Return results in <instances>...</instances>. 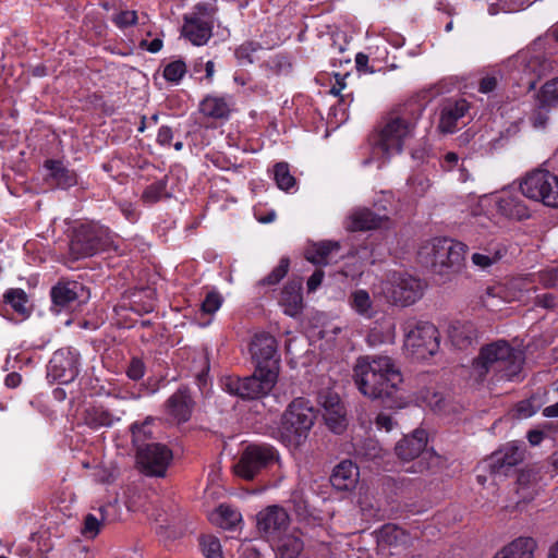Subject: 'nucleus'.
Segmentation results:
<instances>
[{
    "label": "nucleus",
    "mask_w": 558,
    "mask_h": 558,
    "mask_svg": "<svg viewBox=\"0 0 558 558\" xmlns=\"http://www.w3.org/2000/svg\"><path fill=\"white\" fill-rule=\"evenodd\" d=\"M250 353L255 366L251 376H225L221 386L225 391L242 400L266 397L275 387L280 371L278 341L267 331L256 332L250 342Z\"/></svg>",
    "instance_id": "nucleus-1"
},
{
    "label": "nucleus",
    "mask_w": 558,
    "mask_h": 558,
    "mask_svg": "<svg viewBox=\"0 0 558 558\" xmlns=\"http://www.w3.org/2000/svg\"><path fill=\"white\" fill-rule=\"evenodd\" d=\"M353 379L362 395L379 401L384 408L402 409L407 405L402 374L389 356H360L353 367Z\"/></svg>",
    "instance_id": "nucleus-2"
},
{
    "label": "nucleus",
    "mask_w": 558,
    "mask_h": 558,
    "mask_svg": "<svg viewBox=\"0 0 558 558\" xmlns=\"http://www.w3.org/2000/svg\"><path fill=\"white\" fill-rule=\"evenodd\" d=\"M524 354L506 340H496L480 349L472 366L476 376L483 380L489 373L508 380L517 377L523 367Z\"/></svg>",
    "instance_id": "nucleus-3"
},
{
    "label": "nucleus",
    "mask_w": 558,
    "mask_h": 558,
    "mask_svg": "<svg viewBox=\"0 0 558 558\" xmlns=\"http://www.w3.org/2000/svg\"><path fill=\"white\" fill-rule=\"evenodd\" d=\"M468 248L450 238H434L420 247L417 255L420 263L433 274L450 277L464 267Z\"/></svg>",
    "instance_id": "nucleus-4"
},
{
    "label": "nucleus",
    "mask_w": 558,
    "mask_h": 558,
    "mask_svg": "<svg viewBox=\"0 0 558 558\" xmlns=\"http://www.w3.org/2000/svg\"><path fill=\"white\" fill-rule=\"evenodd\" d=\"M316 411L311 401L303 397L294 398L281 415L278 427L279 439L288 447L302 446L313 428Z\"/></svg>",
    "instance_id": "nucleus-5"
},
{
    "label": "nucleus",
    "mask_w": 558,
    "mask_h": 558,
    "mask_svg": "<svg viewBox=\"0 0 558 558\" xmlns=\"http://www.w3.org/2000/svg\"><path fill=\"white\" fill-rule=\"evenodd\" d=\"M113 243V235L108 228L96 223L81 225L73 231L70 255L73 259L89 257L112 248Z\"/></svg>",
    "instance_id": "nucleus-6"
},
{
    "label": "nucleus",
    "mask_w": 558,
    "mask_h": 558,
    "mask_svg": "<svg viewBox=\"0 0 558 558\" xmlns=\"http://www.w3.org/2000/svg\"><path fill=\"white\" fill-rule=\"evenodd\" d=\"M428 434L424 429H415L405 435L395 446L396 456L403 461L417 459L415 471L424 472L438 468L441 464V457L433 450L427 449Z\"/></svg>",
    "instance_id": "nucleus-7"
},
{
    "label": "nucleus",
    "mask_w": 558,
    "mask_h": 558,
    "mask_svg": "<svg viewBox=\"0 0 558 558\" xmlns=\"http://www.w3.org/2000/svg\"><path fill=\"white\" fill-rule=\"evenodd\" d=\"M404 332L405 345L417 357L425 359L438 351L440 336L434 324L410 318L404 324Z\"/></svg>",
    "instance_id": "nucleus-8"
},
{
    "label": "nucleus",
    "mask_w": 558,
    "mask_h": 558,
    "mask_svg": "<svg viewBox=\"0 0 558 558\" xmlns=\"http://www.w3.org/2000/svg\"><path fill=\"white\" fill-rule=\"evenodd\" d=\"M414 129V123L405 117L390 114L376 135L374 146L379 148L385 155L399 154L403 148L405 138L410 137Z\"/></svg>",
    "instance_id": "nucleus-9"
},
{
    "label": "nucleus",
    "mask_w": 558,
    "mask_h": 558,
    "mask_svg": "<svg viewBox=\"0 0 558 558\" xmlns=\"http://www.w3.org/2000/svg\"><path fill=\"white\" fill-rule=\"evenodd\" d=\"M276 450L269 445H251L234 466L238 476L251 481L264 468L276 460Z\"/></svg>",
    "instance_id": "nucleus-10"
},
{
    "label": "nucleus",
    "mask_w": 558,
    "mask_h": 558,
    "mask_svg": "<svg viewBox=\"0 0 558 558\" xmlns=\"http://www.w3.org/2000/svg\"><path fill=\"white\" fill-rule=\"evenodd\" d=\"M172 459V450L160 442H150L149 446L136 451L137 463L142 471L149 476H165Z\"/></svg>",
    "instance_id": "nucleus-11"
},
{
    "label": "nucleus",
    "mask_w": 558,
    "mask_h": 558,
    "mask_svg": "<svg viewBox=\"0 0 558 558\" xmlns=\"http://www.w3.org/2000/svg\"><path fill=\"white\" fill-rule=\"evenodd\" d=\"M317 401L323 408V417L327 427L337 435H341L348 427L347 409L339 395L330 389L318 392Z\"/></svg>",
    "instance_id": "nucleus-12"
},
{
    "label": "nucleus",
    "mask_w": 558,
    "mask_h": 558,
    "mask_svg": "<svg viewBox=\"0 0 558 558\" xmlns=\"http://www.w3.org/2000/svg\"><path fill=\"white\" fill-rule=\"evenodd\" d=\"M289 522L287 511L279 506H268L256 515L258 532L270 543L286 533Z\"/></svg>",
    "instance_id": "nucleus-13"
},
{
    "label": "nucleus",
    "mask_w": 558,
    "mask_h": 558,
    "mask_svg": "<svg viewBox=\"0 0 558 558\" xmlns=\"http://www.w3.org/2000/svg\"><path fill=\"white\" fill-rule=\"evenodd\" d=\"M524 448L517 442H509L494 452L489 458L488 468L490 474L496 476H509L515 471L513 468L524 460Z\"/></svg>",
    "instance_id": "nucleus-14"
},
{
    "label": "nucleus",
    "mask_w": 558,
    "mask_h": 558,
    "mask_svg": "<svg viewBox=\"0 0 558 558\" xmlns=\"http://www.w3.org/2000/svg\"><path fill=\"white\" fill-rule=\"evenodd\" d=\"M78 374L77 355L70 349L57 350L47 366V377L60 384L72 381Z\"/></svg>",
    "instance_id": "nucleus-15"
},
{
    "label": "nucleus",
    "mask_w": 558,
    "mask_h": 558,
    "mask_svg": "<svg viewBox=\"0 0 558 558\" xmlns=\"http://www.w3.org/2000/svg\"><path fill=\"white\" fill-rule=\"evenodd\" d=\"M423 282L412 276H401L391 284L388 298L395 305L409 306L423 295Z\"/></svg>",
    "instance_id": "nucleus-16"
},
{
    "label": "nucleus",
    "mask_w": 558,
    "mask_h": 558,
    "mask_svg": "<svg viewBox=\"0 0 558 558\" xmlns=\"http://www.w3.org/2000/svg\"><path fill=\"white\" fill-rule=\"evenodd\" d=\"M555 174L545 169H535L525 174L520 182L522 194L536 202L544 204L547 189L554 181Z\"/></svg>",
    "instance_id": "nucleus-17"
},
{
    "label": "nucleus",
    "mask_w": 558,
    "mask_h": 558,
    "mask_svg": "<svg viewBox=\"0 0 558 558\" xmlns=\"http://www.w3.org/2000/svg\"><path fill=\"white\" fill-rule=\"evenodd\" d=\"M167 413L177 422L185 423L191 420L195 407L189 387L181 386L165 403Z\"/></svg>",
    "instance_id": "nucleus-18"
},
{
    "label": "nucleus",
    "mask_w": 558,
    "mask_h": 558,
    "mask_svg": "<svg viewBox=\"0 0 558 558\" xmlns=\"http://www.w3.org/2000/svg\"><path fill=\"white\" fill-rule=\"evenodd\" d=\"M470 104L463 99H446L441 105L438 130L441 133H453L458 129V121L469 111Z\"/></svg>",
    "instance_id": "nucleus-19"
},
{
    "label": "nucleus",
    "mask_w": 558,
    "mask_h": 558,
    "mask_svg": "<svg viewBox=\"0 0 558 558\" xmlns=\"http://www.w3.org/2000/svg\"><path fill=\"white\" fill-rule=\"evenodd\" d=\"M182 35L195 46L205 45L213 36V21L199 16L184 15Z\"/></svg>",
    "instance_id": "nucleus-20"
},
{
    "label": "nucleus",
    "mask_w": 558,
    "mask_h": 558,
    "mask_svg": "<svg viewBox=\"0 0 558 558\" xmlns=\"http://www.w3.org/2000/svg\"><path fill=\"white\" fill-rule=\"evenodd\" d=\"M80 290L83 287L77 281H58L50 291L52 310L59 313L69 308L77 300Z\"/></svg>",
    "instance_id": "nucleus-21"
},
{
    "label": "nucleus",
    "mask_w": 558,
    "mask_h": 558,
    "mask_svg": "<svg viewBox=\"0 0 558 558\" xmlns=\"http://www.w3.org/2000/svg\"><path fill=\"white\" fill-rule=\"evenodd\" d=\"M538 543L531 536H519L502 546L493 558H534Z\"/></svg>",
    "instance_id": "nucleus-22"
},
{
    "label": "nucleus",
    "mask_w": 558,
    "mask_h": 558,
    "mask_svg": "<svg viewBox=\"0 0 558 558\" xmlns=\"http://www.w3.org/2000/svg\"><path fill=\"white\" fill-rule=\"evenodd\" d=\"M448 337L453 347L466 350L477 340V329L471 322L454 320L448 327Z\"/></svg>",
    "instance_id": "nucleus-23"
},
{
    "label": "nucleus",
    "mask_w": 558,
    "mask_h": 558,
    "mask_svg": "<svg viewBox=\"0 0 558 558\" xmlns=\"http://www.w3.org/2000/svg\"><path fill=\"white\" fill-rule=\"evenodd\" d=\"M359 477V466L352 460L345 459L333 468L329 482L332 488H355Z\"/></svg>",
    "instance_id": "nucleus-24"
},
{
    "label": "nucleus",
    "mask_w": 558,
    "mask_h": 558,
    "mask_svg": "<svg viewBox=\"0 0 558 558\" xmlns=\"http://www.w3.org/2000/svg\"><path fill=\"white\" fill-rule=\"evenodd\" d=\"M302 280H289L282 289L280 304L284 307V313L289 316H298L303 308Z\"/></svg>",
    "instance_id": "nucleus-25"
},
{
    "label": "nucleus",
    "mask_w": 558,
    "mask_h": 558,
    "mask_svg": "<svg viewBox=\"0 0 558 558\" xmlns=\"http://www.w3.org/2000/svg\"><path fill=\"white\" fill-rule=\"evenodd\" d=\"M208 518L213 524L229 531L236 530L243 523L241 512L228 504H220Z\"/></svg>",
    "instance_id": "nucleus-26"
},
{
    "label": "nucleus",
    "mask_w": 558,
    "mask_h": 558,
    "mask_svg": "<svg viewBox=\"0 0 558 558\" xmlns=\"http://www.w3.org/2000/svg\"><path fill=\"white\" fill-rule=\"evenodd\" d=\"M388 221V217L379 216L368 208H362L350 216V231H368L381 228Z\"/></svg>",
    "instance_id": "nucleus-27"
},
{
    "label": "nucleus",
    "mask_w": 558,
    "mask_h": 558,
    "mask_svg": "<svg viewBox=\"0 0 558 558\" xmlns=\"http://www.w3.org/2000/svg\"><path fill=\"white\" fill-rule=\"evenodd\" d=\"M231 105V96H206L199 104V110L206 117L225 119L230 114Z\"/></svg>",
    "instance_id": "nucleus-28"
},
{
    "label": "nucleus",
    "mask_w": 558,
    "mask_h": 558,
    "mask_svg": "<svg viewBox=\"0 0 558 558\" xmlns=\"http://www.w3.org/2000/svg\"><path fill=\"white\" fill-rule=\"evenodd\" d=\"M497 209L502 216L515 220H524L531 216L525 203L512 194L501 196L497 202Z\"/></svg>",
    "instance_id": "nucleus-29"
},
{
    "label": "nucleus",
    "mask_w": 558,
    "mask_h": 558,
    "mask_svg": "<svg viewBox=\"0 0 558 558\" xmlns=\"http://www.w3.org/2000/svg\"><path fill=\"white\" fill-rule=\"evenodd\" d=\"M155 418L151 416H147L143 422H134L130 426V432L132 436V445L135 450H140L143 447H147L150 442H154V426Z\"/></svg>",
    "instance_id": "nucleus-30"
},
{
    "label": "nucleus",
    "mask_w": 558,
    "mask_h": 558,
    "mask_svg": "<svg viewBox=\"0 0 558 558\" xmlns=\"http://www.w3.org/2000/svg\"><path fill=\"white\" fill-rule=\"evenodd\" d=\"M45 168L50 171L51 180L54 185L60 189H69L77 183L76 173L73 170L65 168L59 160H46Z\"/></svg>",
    "instance_id": "nucleus-31"
},
{
    "label": "nucleus",
    "mask_w": 558,
    "mask_h": 558,
    "mask_svg": "<svg viewBox=\"0 0 558 558\" xmlns=\"http://www.w3.org/2000/svg\"><path fill=\"white\" fill-rule=\"evenodd\" d=\"M271 544L278 558H296L303 549V542L295 534L284 533Z\"/></svg>",
    "instance_id": "nucleus-32"
},
{
    "label": "nucleus",
    "mask_w": 558,
    "mask_h": 558,
    "mask_svg": "<svg viewBox=\"0 0 558 558\" xmlns=\"http://www.w3.org/2000/svg\"><path fill=\"white\" fill-rule=\"evenodd\" d=\"M349 304L364 318L371 319L376 314L371 295L366 290L359 289L351 292L349 296Z\"/></svg>",
    "instance_id": "nucleus-33"
},
{
    "label": "nucleus",
    "mask_w": 558,
    "mask_h": 558,
    "mask_svg": "<svg viewBox=\"0 0 558 558\" xmlns=\"http://www.w3.org/2000/svg\"><path fill=\"white\" fill-rule=\"evenodd\" d=\"M340 247L337 241H322L307 252L306 258L315 265H328L330 254L338 252Z\"/></svg>",
    "instance_id": "nucleus-34"
},
{
    "label": "nucleus",
    "mask_w": 558,
    "mask_h": 558,
    "mask_svg": "<svg viewBox=\"0 0 558 558\" xmlns=\"http://www.w3.org/2000/svg\"><path fill=\"white\" fill-rule=\"evenodd\" d=\"M378 541L389 546H405L410 543V537L404 530L387 524L379 530Z\"/></svg>",
    "instance_id": "nucleus-35"
},
{
    "label": "nucleus",
    "mask_w": 558,
    "mask_h": 558,
    "mask_svg": "<svg viewBox=\"0 0 558 558\" xmlns=\"http://www.w3.org/2000/svg\"><path fill=\"white\" fill-rule=\"evenodd\" d=\"M84 420L87 426L97 429L113 424V415L104 407H92L85 411Z\"/></svg>",
    "instance_id": "nucleus-36"
},
{
    "label": "nucleus",
    "mask_w": 558,
    "mask_h": 558,
    "mask_svg": "<svg viewBox=\"0 0 558 558\" xmlns=\"http://www.w3.org/2000/svg\"><path fill=\"white\" fill-rule=\"evenodd\" d=\"M536 100L542 107H555L558 105V77L546 82L538 94Z\"/></svg>",
    "instance_id": "nucleus-37"
},
{
    "label": "nucleus",
    "mask_w": 558,
    "mask_h": 558,
    "mask_svg": "<svg viewBox=\"0 0 558 558\" xmlns=\"http://www.w3.org/2000/svg\"><path fill=\"white\" fill-rule=\"evenodd\" d=\"M5 303L10 304L11 307L22 316H28L29 311L26 307L28 302L27 294L22 289H10L4 294Z\"/></svg>",
    "instance_id": "nucleus-38"
},
{
    "label": "nucleus",
    "mask_w": 558,
    "mask_h": 558,
    "mask_svg": "<svg viewBox=\"0 0 558 558\" xmlns=\"http://www.w3.org/2000/svg\"><path fill=\"white\" fill-rule=\"evenodd\" d=\"M167 183L168 180L165 177L163 179L149 184L142 194L143 202L147 204H154L163 197H170V194L167 193Z\"/></svg>",
    "instance_id": "nucleus-39"
},
{
    "label": "nucleus",
    "mask_w": 558,
    "mask_h": 558,
    "mask_svg": "<svg viewBox=\"0 0 558 558\" xmlns=\"http://www.w3.org/2000/svg\"><path fill=\"white\" fill-rule=\"evenodd\" d=\"M99 511H100V518H97L96 515H94L92 513H89L85 517L84 524L82 527V534L85 538H94L100 532L102 522L106 520V517H107L106 506L101 505L99 507Z\"/></svg>",
    "instance_id": "nucleus-40"
},
{
    "label": "nucleus",
    "mask_w": 558,
    "mask_h": 558,
    "mask_svg": "<svg viewBox=\"0 0 558 558\" xmlns=\"http://www.w3.org/2000/svg\"><path fill=\"white\" fill-rule=\"evenodd\" d=\"M506 254H507L506 246L497 243V244L493 245L492 255L474 253L471 258L475 266H478L480 268L485 269V268L492 266L493 264H496L497 262H499Z\"/></svg>",
    "instance_id": "nucleus-41"
},
{
    "label": "nucleus",
    "mask_w": 558,
    "mask_h": 558,
    "mask_svg": "<svg viewBox=\"0 0 558 558\" xmlns=\"http://www.w3.org/2000/svg\"><path fill=\"white\" fill-rule=\"evenodd\" d=\"M274 179L277 186L282 191H289L296 184L295 178L291 174L287 162H277L274 166Z\"/></svg>",
    "instance_id": "nucleus-42"
},
{
    "label": "nucleus",
    "mask_w": 558,
    "mask_h": 558,
    "mask_svg": "<svg viewBox=\"0 0 558 558\" xmlns=\"http://www.w3.org/2000/svg\"><path fill=\"white\" fill-rule=\"evenodd\" d=\"M543 468L537 464L526 465L517 473V484L520 486L537 485L543 478Z\"/></svg>",
    "instance_id": "nucleus-43"
},
{
    "label": "nucleus",
    "mask_w": 558,
    "mask_h": 558,
    "mask_svg": "<svg viewBox=\"0 0 558 558\" xmlns=\"http://www.w3.org/2000/svg\"><path fill=\"white\" fill-rule=\"evenodd\" d=\"M290 266V259L288 257H282L279 262V265L272 269V271L267 275L265 278L260 279L257 282L259 287L266 286H276L288 274Z\"/></svg>",
    "instance_id": "nucleus-44"
},
{
    "label": "nucleus",
    "mask_w": 558,
    "mask_h": 558,
    "mask_svg": "<svg viewBox=\"0 0 558 558\" xmlns=\"http://www.w3.org/2000/svg\"><path fill=\"white\" fill-rule=\"evenodd\" d=\"M265 65L275 75L288 74L292 70L291 58L286 53H278L271 57L266 61Z\"/></svg>",
    "instance_id": "nucleus-45"
},
{
    "label": "nucleus",
    "mask_w": 558,
    "mask_h": 558,
    "mask_svg": "<svg viewBox=\"0 0 558 558\" xmlns=\"http://www.w3.org/2000/svg\"><path fill=\"white\" fill-rule=\"evenodd\" d=\"M199 545L205 558H223L221 544L217 537L204 535L199 538Z\"/></svg>",
    "instance_id": "nucleus-46"
},
{
    "label": "nucleus",
    "mask_w": 558,
    "mask_h": 558,
    "mask_svg": "<svg viewBox=\"0 0 558 558\" xmlns=\"http://www.w3.org/2000/svg\"><path fill=\"white\" fill-rule=\"evenodd\" d=\"M186 64L183 60H174L163 69V77L167 82L178 84L186 73Z\"/></svg>",
    "instance_id": "nucleus-47"
},
{
    "label": "nucleus",
    "mask_w": 558,
    "mask_h": 558,
    "mask_svg": "<svg viewBox=\"0 0 558 558\" xmlns=\"http://www.w3.org/2000/svg\"><path fill=\"white\" fill-rule=\"evenodd\" d=\"M137 20V12L134 10H123L112 16V22L121 29L135 25Z\"/></svg>",
    "instance_id": "nucleus-48"
},
{
    "label": "nucleus",
    "mask_w": 558,
    "mask_h": 558,
    "mask_svg": "<svg viewBox=\"0 0 558 558\" xmlns=\"http://www.w3.org/2000/svg\"><path fill=\"white\" fill-rule=\"evenodd\" d=\"M262 49V45L257 41H245L239 48L235 49V57L239 60H246L248 63H253L252 54Z\"/></svg>",
    "instance_id": "nucleus-49"
},
{
    "label": "nucleus",
    "mask_w": 558,
    "mask_h": 558,
    "mask_svg": "<svg viewBox=\"0 0 558 558\" xmlns=\"http://www.w3.org/2000/svg\"><path fill=\"white\" fill-rule=\"evenodd\" d=\"M535 398L522 400L515 404V416L519 418H526L534 415L538 411V405H535Z\"/></svg>",
    "instance_id": "nucleus-50"
},
{
    "label": "nucleus",
    "mask_w": 558,
    "mask_h": 558,
    "mask_svg": "<svg viewBox=\"0 0 558 558\" xmlns=\"http://www.w3.org/2000/svg\"><path fill=\"white\" fill-rule=\"evenodd\" d=\"M412 193L416 196H424L430 186L429 180L421 174L414 175L408 180Z\"/></svg>",
    "instance_id": "nucleus-51"
},
{
    "label": "nucleus",
    "mask_w": 558,
    "mask_h": 558,
    "mask_svg": "<svg viewBox=\"0 0 558 558\" xmlns=\"http://www.w3.org/2000/svg\"><path fill=\"white\" fill-rule=\"evenodd\" d=\"M549 110L550 107H542V104L536 100V108L530 118L532 125L534 128H545L548 122Z\"/></svg>",
    "instance_id": "nucleus-52"
},
{
    "label": "nucleus",
    "mask_w": 558,
    "mask_h": 558,
    "mask_svg": "<svg viewBox=\"0 0 558 558\" xmlns=\"http://www.w3.org/2000/svg\"><path fill=\"white\" fill-rule=\"evenodd\" d=\"M221 302L222 298L218 292H208L205 300L202 303V311L206 314H213L220 307Z\"/></svg>",
    "instance_id": "nucleus-53"
},
{
    "label": "nucleus",
    "mask_w": 558,
    "mask_h": 558,
    "mask_svg": "<svg viewBox=\"0 0 558 558\" xmlns=\"http://www.w3.org/2000/svg\"><path fill=\"white\" fill-rule=\"evenodd\" d=\"M374 423L377 429L385 430L386 433L398 427V422L390 414L385 412L378 413Z\"/></svg>",
    "instance_id": "nucleus-54"
},
{
    "label": "nucleus",
    "mask_w": 558,
    "mask_h": 558,
    "mask_svg": "<svg viewBox=\"0 0 558 558\" xmlns=\"http://www.w3.org/2000/svg\"><path fill=\"white\" fill-rule=\"evenodd\" d=\"M145 366L141 359L133 357L128 366L126 375L132 380H140L144 376Z\"/></svg>",
    "instance_id": "nucleus-55"
},
{
    "label": "nucleus",
    "mask_w": 558,
    "mask_h": 558,
    "mask_svg": "<svg viewBox=\"0 0 558 558\" xmlns=\"http://www.w3.org/2000/svg\"><path fill=\"white\" fill-rule=\"evenodd\" d=\"M554 182L547 189L544 205L548 207L558 208V177L555 174Z\"/></svg>",
    "instance_id": "nucleus-56"
},
{
    "label": "nucleus",
    "mask_w": 558,
    "mask_h": 558,
    "mask_svg": "<svg viewBox=\"0 0 558 558\" xmlns=\"http://www.w3.org/2000/svg\"><path fill=\"white\" fill-rule=\"evenodd\" d=\"M558 281V267L539 272V282L546 288H554Z\"/></svg>",
    "instance_id": "nucleus-57"
},
{
    "label": "nucleus",
    "mask_w": 558,
    "mask_h": 558,
    "mask_svg": "<svg viewBox=\"0 0 558 558\" xmlns=\"http://www.w3.org/2000/svg\"><path fill=\"white\" fill-rule=\"evenodd\" d=\"M215 8L208 3H197L190 15L199 16L206 21H213Z\"/></svg>",
    "instance_id": "nucleus-58"
},
{
    "label": "nucleus",
    "mask_w": 558,
    "mask_h": 558,
    "mask_svg": "<svg viewBox=\"0 0 558 558\" xmlns=\"http://www.w3.org/2000/svg\"><path fill=\"white\" fill-rule=\"evenodd\" d=\"M173 137V132L170 126L163 125L159 129L157 134V143L161 146H169Z\"/></svg>",
    "instance_id": "nucleus-59"
},
{
    "label": "nucleus",
    "mask_w": 558,
    "mask_h": 558,
    "mask_svg": "<svg viewBox=\"0 0 558 558\" xmlns=\"http://www.w3.org/2000/svg\"><path fill=\"white\" fill-rule=\"evenodd\" d=\"M520 492L521 490H508L509 496L508 498L511 499V504H508L505 506L506 509L510 510H522L525 507V502L520 500Z\"/></svg>",
    "instance_id": "nucleus-60"
},
{
    "label": "nucleus",
    "mask_w": 558,
    "mask_h": 558,
    "mask_svg": "<svg viewBox=\"0 0 558 558\" xmlns=\"http://www.w3.org/2000/svg\"><path fill=\"white\" fill-rule=\"evenodd\" d=\"M497 85H498L497 78L495 76L488 75V76L481 78L480 85H478V90L481 93L487 94V93L495 90Z\"/></svg>",
    "instance_id": "nucleus-61"
},
{
    "label": "nucleus",
    "mask_w": 558,
    "mask_h": 558,
    "mask_svg": "<svg viewBox=\"0 0 558 558\" xmlns=\"http://www.w3.org/2000/svg\"><path fill=\"white\" fill-rule=\"evenodd\" d=\"M323 279L324 271L322 269H316L307 280L308 291H315L320 286Z\"/></svg>",
    "instance_id": "nucleus-62"
},
{
    "label": "nucleus",
    "mask_w": 558,
    "mask_h": 558,
    "mask_svg": "<svg viewBox=\"0 0 558 558\" xmlns=\"http://www.w3.org/2000/svg\"><path fill=\"white\" fill-rule=\"evenodd\" d=\"M131 310L140 315L147 314V313H150L154 311V303L153 302L140 303L136 300H134L131 304Z\"/></svg>",
    "instance_id": "nucleus-63"
},
{
    "label": "nucleus",
    "mask_w": 558,
    "mask_h": 558,
    "mask_svg": "<svg viewBox=\"0 0 558 558\" xmlns=\"http://www.w3.org/2000/svg\"><path fill=\"white\" fill-rule=\"evenodd\" d=\"M140 47L147 49L149 52L156 53L162 48V40L160 38H155L148 43L146 39H143L140 43Z\"/></svg>",
    "instance_id": "nucleus-64"
}]
</instances>
